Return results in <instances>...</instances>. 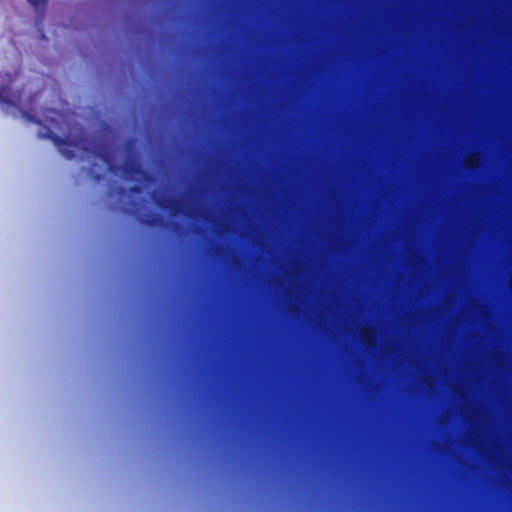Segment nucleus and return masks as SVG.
<instances>
[{
  "label": "nucleus",
  "mask_w": 512,
  "mask_h": 512,
  "mask_svg": "<svg viewBox=\"0 0 512 512\" xmlns=\"http://www.w3.org/2000/svg\"><path fill=\"white\" fill-rule=\"evenodd\" d=\"M32 5L38 7L42 5L46 0H28Z\"/></svg>",
  "instance_id": "nucleus-1"
}]
</instances>
